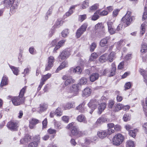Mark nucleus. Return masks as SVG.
<instances>
[{"label": "nucleus", "mask_w": 147, "mask_h": 147, "mask_svg": "<svg viewBox=\"0 0 147 147\" xmlns=\"http://www.w3.org/2000/svg\"><path fill=\"white\" fill-rule=\"evenodd\" d=\"M26 87H24L20 91L18 96L13 97L11 98L13 104L15 106H18L23 104L25 101V97H24Z\"/></svg>", "instance_id": "obj_1"}, {"label": "nucleus", "mask_w": 147, "mask_h": 147, "mask_svg": "<svg viewBox=\"0 0 147 147\" xmlns=\"http://www.w3.org/2000/svg\"><path fill=\"white\" fill-rule=\"evenodd\" d=\"M131 13L130 11H127V13L122 18V22L125 23L127 26L129 25L134 18L133 17H130Z\"/></svg>", "instance_id": "obj_2"}, {"label": "nucleus", "mask_w": 147, "mask_h": 147, "mask_svg": "<svg viewBox=\"0 0 147 147\" xmlns=\"http://www.w3.org/2000/svg\"><path fill=\"white\" fill-rule=\"evenodd\" d=\"M67 129H71V134L73 135L76 136L79 134L80 132L76 126H75L74 123H71L69 124L66 127Z\"/></svg>", "instance_id": "obj_3"}, {"label": "nucleus", "mask_w": 147, "mask_h": 147, "mask_svg": "<svg viewBox=\"0 0 147 147\" xmlns=\"http://www.w3.org/2000/svg\"><path fill=\"white\" fill-rule=\"evenodd\" d=\"M124 138L123 135L118 134L113 138V143L116 145H120L124 140Z\"/></svg>", "instance_id": "obj_4"}, {"label": "nucleus", "mask_w": 147, "mask_h": 147, "mask_svg": "<svg viewBox=\"0 0 147 147\" xmlns=\"http://www.w3.org/2000/svg\"><path fill=\"white\" fill-rule=\"evenodd\" d=\"M99 103V100L92 99L90 101L88 104V106L91 110V111L90 112V113H92L93 111L97 107Z\"/></svg>", "instance_id": "obj_5"}, {"label": "nucleus", "mask_w": 147, "mask_h": 147, "mask_svg": "<svg viewBox=\"0 0 147 147\" xmlns=\"http://www.w3.org/2000/svg\"><path fill=\"white\" fill-rule=\"evenodd\" d=\"M87 26L88 25L87 24H84L77 30L76 34V36L77 38H80L86 31Z\"/></svg>", "instance_id": "obj_6"}, {"label": "nucleus", "mask_w": 147, "mask_h": 147, "mask_svg": "<svg viewBox=\"0 0 147 147\" xmlns=\"http://www.w3.org/2000/svg\"><path fill=\"white\" fill-rule=\"evenodd\" d=\"M79 84H73L70 88V92L73 94V96H76L78 94V91L79 89Z\"/></svg>", "instance_id": "obj_7"}, {"label": "nucleus", "mask_w": 147, "mask_h": 147, "mask_svg": "<svg viewBox=\"0 0 147 147\" xmlns=\"http://www.w3.org/2000/svg\"><path fill=\"white\" fill-rule=\"evenodd\" d=\"M18 123L14 121H11L9 122L7 126L9 129L12 131H16L17 130Z\"/></svg>", "instance_id": "obj_8"}, {"label": "nucleus", "mask_w": 147, "mask_h": 147, "mask_svg": "<svg viewBox=\"0 0 147 147\" xmlns=\"http://www.w3.org/2000/svg\"><path fill=\"white\" fill-rule=\"evenodd\" d=\"M54 59L52 56H50L48 59V63L46 66L45 70H49L53 65Z\"/></svg>", "instance_id": "obj_9"}, {"label": "nucleus", "mask_w": 147, "mask_h": 147, "mask_svg": "<svg viewBox=\"0 0 147 147\" xmlns=\"http://www.w3.org/2000/svg\"><path fill=\"white\" fill-rule=\"evenodd\" d=\"M70 55V54L69 51L65 50L60 53L59 58L61 60H64L67 58Z\"/></svg>", "instance_id": "obj_10"}, {"label": "nucleus", "mask_w": 147, "mask_h": 147, "mask_svg": "<svg viewBox=\"0 0 147 147\" xmlns=\"http://www.w3.org/2000/svg\"><path fill=\"white\" fill-rule=\"evenodd\" d=\"M62 78L63 80H66L65 82V86H67L74 82V80L71 78L68 77L65 75L63 76Z\"/></svg>", "instance_id": "obj_11"}, {"label": "nucleus", "mask_w": 147, "mask_h": 147, "mask_svg": "<svg viewBox=\"0 0 147 147\" xmlns=\"http://www.w3.org/2000/svg\"><path fill=\"white\" fill-rule=\"evenodd\" d=\"M68 62L67 61H64L60 64V65L56 70L55 72L57 73L59 71L62 69L64 68L68 67Z\"/></svg>", "instance_id": "obj_12"}, {"label": "nucleus", "mask_w": 147, "mask_h": 147, "mask_svg": "<svg viewBox=\"0 0 147 147\" xmlns=\"http://www.w3.org/2000/svg\"><path fill=\"white\" fill-rule=\"evenodd\" d=\"M69 70L71 73H75L80 74L82 72V69L80 66H78L75 68L71 67L70 69Z\"/></svg>", "instance_id": "obj_13"}, {"label": "nucleus", "mask_w": 147, "mask_h": 147, "mask_svg": "<svg viewBox=\"0 0 147 147\" xmlns=\"http://www.w3.org/2000/svg\"><path fill=\"white\" fill-rule=\"evenodd\" d=\"M38 119L34 118L32 119L29 121V126L30 128H34V125L38 123Z\"/></svg>", "instance_id": "obj_14"}, {"label": "nucleus", "mask_w": 147, "mask_h": 147, "mask_svg": "<svg viewBox=\"0 0 147 147\" xmlns=\"http://www.w3.org/2000/svg\"><path fill=\"white\" fill-rule=\"evenodd\" d=\"M140 72L143 77L144 82L147 84V71L143 69H141Z\"/></svg>", "instance_id": "obj_15"}, {"label": "nucleus", "mask_w": 147, "mask_h": 147, "mask_svg": "<svg viewBox=\"0 0 147 147\" xmlns=\"http://www.w3.org/2000/svg\"><path fill=\"white\" fill-rule=\"evenodd\" d=\"M77 120L79 122H82L85 123L87 122L86 118L83 115H78L76 118Z\"/></svg>", "instance_id": "obj_16"}, {"label": "nucleus", "mask_w": 147, "mask_h": 147, "mask_svg": "<svg viewBox=\"0 0 147 147\" xmlns=\"http://www.w3.org/2000/svg\"><path fill=\"white\" fill-rule=\"evenodd\" d=\"M106 107V105L105 102L101 103L98 107V113L99 114H100L105 109Z\"/></svg>", "instance_id": "obj_17"}, {"label": "nucleus", "mask_w": 147, "mask_h": 147, "mask_svg": "<svg viewBox=\"0 0 147 147\" xmlns=\"http://www.w3.org/2000/svg\"><path fill=\"white\" fill-rule=\"evenodd\" d=\"M99 77V74L97 73H94L90 75V80L92 82H93L97 80Z\"/></svg>", "instance_id": "obj_18"}, {"label": "nucleus", "mask_w": 147, "mask_h": 147, "mask_svg": "<svg viewBox=\"0 0 147 147\" xmlns=\"http://www.w3.org/2000/svg\"><path fill=\"white\" fill-rule=\"evenodd\" d=\"M7 77L5 76L3 77L0 85V87H1L2 88L3 86L7 84Z\"/></svg>", "instance_id": "obj_19"}, {"label": "nucleus", "mask_w": 147, "mask_h": 147, "mask_svg": "<svg viewBox=\"0 0 147 147\" xmlns=\"http://www.w3.org/2000/svg\"><path fill=\"white\" fill-rule=\"evenodd\" d=\"M90 90V88L89 87L85 88L83 91V96L86 97L89 96L91 93Z\"/></svg>", "instance_id": "obj_20"}, {"label": "nucleus", "mask_w": 147, "mask_h": 147, "mask_svg": "<svg viewBox=\"0 0 147 147\" xmlns=\"http://www.w3.org/2000/svg\"><path fill=\"white\" fill-rule=\"evenodd\" d=\"M107 56V55L106 53H105L100 56L99 59V61L101 63L105 62L107 60H108Z\"/></svg>", "instance_id": "obj_21"}, {"label": "nucleus", "mask_w": 147, "mask_h": 147, "mask_svg": "<svg viewBox=\"0 0 147 147\" xmlns=\"http://www.w3.org/2000/svg\"><path fill=\"white\" fill-rule=\"evenodd\" d=\"M31 138V137L30 135L27 134L24 137V139L20 140V142L21 143L23 144L24 142H23V141H24L25 142L27 143L30 140Z\"/></svg>", "instance_id": "obj_22"}, {"label": "nucleus", "mask_w": 147, "mask_h": 147, "mask_svg": "<svg viewBox=\"0 0 147 147\" xmlns=\"http://www.w3.org/2000/svg\"><path fill=\"white\" fill-rule=\"evenodd\" d=\"M75 107L74 102H71L67 103L64 107V109L65 110L69 109L74 108Z\"/></svg>", "instance_id": "obj_23"}, {"label": "nucleus", "mask_w": 147, "mask_h": 147, "mask_svg": "<svg viewBox=\"0 0 147 147\" xmlns=\"http://www.w3.org/2000/svg\"><path fill=\"white\" fill-rule=\"evenodd\" d=\"M109 37H106L102 39L100 42V45L101 47H104L107 43L108 40L109 39Z\"/></svg>", "instance_id": "obj_24"}, {"label": "nucleus", "mask_w": 147, "mask_h": 147, "mask_svg": "<svg viewBox=\"0 0 147 147\" xmlns=\"http://www.w3.org/2000/svg\"><path fill=\"white\" fill-rule=\"evenodd\" d=\"M107 119L106 118L104 117H101L99 118L97 120L96 123L97 124H100L106 121Z\"/></svg>", "instance_id": "obj_25"}, {"label": "nucleus", "mask_w": 147, "mask_h": 147, "mask_svg": "<svg viewBox=\"0 0 147 147\" xmlns=\"http://www.w3.org/2000/svg\"><path fill=\"white\" fill-rule=\"evenodd\" d=\"M48 107V105L46 103H43L40 105L39 111L42 112L46 111Z\"/></svg>", "instance_id": "obj_26"}, {"label": "nucleus", "mask_w": 147, "mask_h": 147, "mask_svg": "<svg viewBox=\"0 0 147 147\" xmlns=\"http://www.w3.org/2000/svg\"><path fill=\"white\" fill-rule=\"evenodd\" d=\"M107 134L105 131H99L97 133V135L98 137L102 139L106 137Z\"/></svg>", "instance_id": "obj_27"}, {"label": "nucleus", "mask_w": 147, "mask_h": 147, "mask_svg": "<svg viewBox=\"0 0 147 147\" xmlns=\"http://www.w3.org/2000/svg\"><path fill=\"white\" fill-rule=\"evenodd\" d=\"M14 0H5L4 1L5 5L7 7H10L13 3Z\"/></svg>", "instance_id": "obj_28"}, {"label": "nucleus", "mask_w": 147, "mask_h": 147, "mask_svg": "<svg viewBox=\"0 0 147 147\" xmlns=\"http://www.w3.org/2000/svg\"><path fill=\"white\" fill-rule=\"evenodd\" d=\"M78 5H74L71 7L69 9V11L66 13V15L67 16H69L71 15L73 12V9H74Z\"/></svg>", "instance_id": "obj_29"}, {"label": "nucleus", "mask_w": 147, "mask_h": 147, "mask_svg": "<svg viewBox=\"0 0 147 147\" xmlns=\"http://www.w3.org/2000/svg\"><path fill=\"white\" fill-rule=\"evenodd\" d=\"M115 54L114 52H111L107 57L108 60L110 62H112L115 58Z\"/></svg>", "instance_id": "obj_30"}, {"label": "nucleus", "mask_w": 147, "mask_h": 147, "mask_svg": "<svg viewBox=\"0 0 147 147\" xmlns=\"http://www.w3.org/2000/svg\"><path fill=\"white\" fill-rule=\"evenodd\" d=\"M116 69V67L115 64H113L112 66V68L111 69L109 74V76H114L115 73V70Z\"/></svg>", "instance_id": "obj_31"}, {"label": "nucleus", "mask_w": 147, "mask_h": 147, "mask_svg": "<svg viewBox=\"0 0 147 147\" xmlns=\"http://www.w3.org/2000/svg\"><path fill=\"white\" fill-rule=\"evenodd\" d=\"M84 103H82L77 106L76 108V109L79 111L80 112L82 113L84 111Z\"/></svg>", "instance_id": "obj_32"}, {"label": "nucleus", "mask_w": 147, "mask_h": 147, "mask_svg": "<svg viewBox=\"0 0 147 147\" xmlns=\"http://www.w3.org/2000/svg\"><path fill=\"white\" fill-rule=\"evenodd\" d=\"M51 76V74L50 73H48L46 75H43L42 76V78L41 80L42 82H44L46 81L48 79L50 78Z\"/></svg>", "instance_id": "obj_33"}, {"label": "nucleus", "mask_w": 147, "mask_h": 147, "mask_svg": "<svg viewBox=\"0 0 147 147\" xmlns=\"http://www.w3.org/2000/svg\"><path fill=\"white\" fill-rule=\"evenodd\" d=\"M123 105L122 104L119 103L117 104L115 108L114 111L115 112H117L120 110L123 109Z\"/></svg>", "instance_id": "obj_34"}, {"label": "nucleus", "mask_w": 147, "mask_h": 147, "mask_svg": "<svg viewBox=\"0 0 147 147\" xmlns=\"http://www.w3.org/2000/svg\"><path fill=\"white\" fill-rule=\"evenodd\" d=\"M138 129H134L133 130H130L129 131V135L133 138L135 137L136 135V133L138 132Z\"/></svg>", "instance_id": "obj_35"}, {"label": "nucleus", "mask_w": 147, "mask_h": 147, "mask_svg": "<svg viewBox=\"0 0 147 147\" xmlns=\"http://www.w3.org/2000/svg\"><path fill=\"white\" fill-rule=\"evenodd\" d=\"M147 51V44L144 43H143L141 45V49L140 51L141 52L143 53H146Z\"/></svg>", "instance_id": "obj_36"}, {"label": "nucleus", "mask_w": 147, "mask_h": 147, "mask_svg": "<svg viewBox=\"0 0 147 147\" xmlns=\"http://www.w3.org/2000/svg\"><path fill=\"white\" fill-rule=\"evenodd\" d=\"M99 14V11H96L91 18V20H96L98 19L99 17L98 15Z\"/></svg>", "instance_id": "obj_37"}, {"label": "nucleus", "mask_w": 147, "mask_h": 147, "mask_svg": "<svg viewBox=\"0 0 147 147\" xmlns=\"http://www.w3.org/2000/svg\"><path fill=\"white\" fill-rule=\"evenodd\" d=\"M9 67L12 71L13 74L15 75H18V73L19 72V70L17 68L11 65H9Z\"/></svg>", "instance_id": "obj_38"}, {"label": "nucleus", "mask_w": 147, "mask_h": 147, "mask_svg": "<svg viewBox=\"0 0 147 147\" xmlns=\"http://www.w3.org/2000/svg\"><path fill=\"white\" fill-rule=\"evenodd\" d=\"M123 118L125 121H129L131 119V115L128 114H125L123 116Z\"/></svg>", "instance_id": "obj_39"}, {"label": "nucleus", "mask_w": 147, "mask_h": 147, "mask_svg": "<svg viewBox=\"0 0 147 147\" xmlns=\"http://www.w3.org/2000/svg\"><path fill=\"white\" fill-rule=\"evenodd\" d=\"M127 147H134V142L131 140H128L127 142Z\"/></svg>", "instance_id": "obj_40"}, {"label": "nucleus", "mask_w": 147, "mask_h": 147, "mask_svg": "<svg viewBox=\"0 0 147 147\" xmlns=\"http://www.w3.org/2000/svg\"><path fill=\"white\" fill-rule=\"evenodd\" d=\"M87 82V79L85 78H82L80 80V85H84Z\"/></svg>", "instance_id": "obj_41"}, {"label": "nucleus", "mask_w": 147, "mask_h": 147, "mask_svg": "<svg viewBox=\"0 0 147 147\" xmlns=\"http://www.w3.org/2000/svg\"><path fill=\"white\" fill-rule=\"evenodd\" d=\"M98 6V4H96L90 7V12H92L93 11H95L97 9Z\"/></svg>", "instance_id": "obj_42"}, {"label": "nucleus", "mask_w": 147, "mask_h": 147, "mask_svg": "<svg viewBox=\"0 0 147 147\" xmlns=\"http://www.w3.org/2000/svg\"><path fill=\"white\" fill-rule=\"evenodd\" d=\"M63 24V22L61 21H57L56 22L54 26V28H57L59 27Z\"/></svg>", "instance_id": "obj_43"}, {"label": "nucleus", "mask_w": 147, "mask_h": 147, "mask_svg": "<svg viewBox=\"0 0 147 147\" xmlns=\"http://www.w3.org/2000/svg\"><path fill=\"white\" fill-rule=\"evenodd\" d=\"M96 44L93 42L90 45V51L92 52L94 51L96 47Z\"/></svg>", "instance_id": "obj_44"}, {"label": "nucleus", "mask_w": 147, "mask_h": 147, "mask_svg": "<svg viewBox=\"0 0 147 147\" xmlns=\"http://www.w3.org/2000/svg\"><path fill=\"white\" fill-rule=\"evenodd\" d=\"M97 57V54L96 53H93L91 54L89 59V60L91 61H93L96 59Z\"/></svg>", "instance_id": "obj_45"}, {"label": "nucleus", "mask_w": 147, "mask_h": 147, "mask_svg": "<svg viewBox=\"0 0 147 147\" xmlns=\"http://www.w3.org/2000/svg\"><path fill=\"white\" fill-rule=\"evenodd\" d=\"M89 6L88 3L87 1H85L83 2L81 7L82 9H85L87 7Z\"/></svg>", "instance_id": "obj_46"}, {"label": "nucleus", "mask_w": 147, "mask_h": 147, "mask_svg": "<svg viewBox=\"0 0 147 147\" xmlns=\"http://www.w3.org/2000/svg\"><path fill=\"white\" fill-rule=\"evenodd\" d=\"M55 113L57 116H60L62 115V111H61V109L59 108H58L56 109Z\"/></svg>", "instance_id": "obj_47"}, {"label": "nucleus", "mask_w": 147, "mask_h": 147, "mask_svg": "<svg viewBox=\"0 0 147 147\" xmlns=\"http://www.w3.org/2000/svg\"><path fill=\"white\" fill-rule=\"evenodd\" d=\"M38 143L36 141L30 143L28 145V147H37L38 146Z\"/></svg>", "instance_id": "obj_48"}, {"label": "nucleus", "mask_w": 147, "mask_h": 147, "mask_svg": "<svg viewBox=\"0 0 147 147\" xmlns=\"http://www.w3.org/2000/svg\"><path fill=\"white\" fill-rule=\"evenodd\" d=\"M68 33V30L67 29H65L61 32L62 36L63 37H65L67 36Z\"/></svg>", "instance_id": "obj_49"}, {"label": "nucleus", "mask_w": 147, "mask_h": 147, "mask_svg": "<svg viewBox=\"0 0 147 147\" xmlns=\"http://www.w3.org/2000/svg\"><path fill=\"white\" fill-rule=\"evenodd\" d=\"M147 17V8L145 7L144 12L142 16V20H144Z\"/></svg>", "instance_id": "obj_50"}, {"label": "nucleus", "mask_w": 147, "mask_h": 147, "mask_svg": "<svg viewBox=\"0 0 147 147\" xmlns=\"http://www.w3.org/2000/svg\"><path fill=\"white\" fill-rule=\"evenodd\" d=\"M79 20L81 22H82L84 20H85L86 18V15H80L79 16Z\"/></svg>", "instance_id": "obj_51"}, {"label": "nucleus", "mask_w": 147, "mask_h": 147, "mask_svg": "<svg viewBox=\"0 0 147 147\" xmlns=\"http://www.w3.org/2000/svg\"><path fill=\"white\" fill-rule=\"evenodd\" d=\"M114 27H111L110 28L108 29V31L110 34H114L116 32V30L114 28Z\"/></svg>", "instance_id": "obj_52"}, {"label": "nucleus", "mask_w": 147, "mask_h": 147, "mask_svg": "<svg viewBox=\"0 0 147 147\" xmlns=\"http://www.w3.org/2000/svg\"><path fill=\"white\" fill-rule=\"evenodd\" d=\"M107 24L108 26V29L110 28L111 27H114L113 23L110 21H108L107 22Z\"/></svg>", "instance_id": "obj_53"}, {"label": "nucleus", "mask_w": 147, "mask_h": 147, "mask_svg": "<svg viewBox=\"0 0 147 147\" xmlns=\"http://www.w3.org/2000/svg\"><path fill=\"white\" fill-rule=\"evenodd\" d=\"M40 139V136L39 135H36L34 137V141L38 142H39Z\"/></svg>", "instance_id": "obj_54"}, {"label": "nucleus", "mask_w": 147, "mask_h": 147, "mask_svg": "<svg viewBox=\"0 0 147 147\" xmlns=\"http://www.w3.org/2000/svg\"><path fill=\"white\" fill-rule=\"evenodd\" d=\"M29 51L30 53L32 54H34L35 53V50L33 47H31L29 49Z\"/></svg>", "instance_id": "obj_55"}, {"label": "nucleus", "mask_w": 147, "mask_h": 147, "mask_svg": "<svg viewBox=\"0 0 147 147\" xmlns=\"http://www.w3.org/2000/svg\"><path fill=\"white\" fill-rule=\"evenodd\" d=\"M125 90H126L130 88L131 87V83L128 82L126 83L125 85Z\"/></svg>", "instance_id": "obj_56"}, {"label": "nucleus", "mask_w": 147, "mask_h": 147, "mask_svg": "<svg viewBox=\"0 0 147 147\" xmlns=\"http://www.w3.org/2000/svg\"><path fill=\"white\" fill-rule=\"evenodd\" d=\"M47 119H45L44 121H42V123L43 125V127L45 128L46 127L47 124Z\"/></svg>", "instance_id": "obj_57"}, {"label": "nucleus", "mask_w": 147, "mask_h": 147, "mask_svg": "<svg viewBox=\"0 0 147 147\" xmlns=\"http://www.w3.org/2000/svg\"><path fill=\"white\" fill-rule=\"evenodd\" d=\"M69 117L68 116H65L62 117V120L63 121L66 122L67 123L68 122Z\"/></svg>", "instance_id": "obj_58"}, {"label": "nucleus", "mask_w": 147, "mask_h": 147, "mask_svg": "<svg viewBox=\"0 0 147 147\" xmlns=\"http://www.w3.org/2000/svg\"><path fill=\"white\" fill-rule=\"evenodd\" d=\"M123 27V25L122 24H120L118 25L117 26V29L116 30V31H118L120 30H122Z\"/></svg>", "instance_id": "obj_59"}, {"label": "nucleus", "mask_w": 147, "mask_h": 147, "mask_svg": "<svg viewBox=\"0 0 147 147\" xmlns=\"http://www.w3.org/2000/svg\"><path fill=\"white\" fill-rule=\"evenodd\" d=\"M108 13V12L107 11L104 10L100 12L99 11V15L102 16H104L107 15Z\"/></svg>", "instance_id": "obj_60"}, {"label": "nucleus", "mask_w": 147, "mask_h": 147, "mask_svg": "<svg viewBox=\"0 0 147 147\" xmlns=\"http://www.w3.org/2000/svg\"><path fill=\"white\" fill-rule=\"evenodd\" d=\"M55 127L57 128L60 129L61 128V124L59 123L56 122L55 123Z\"/></svg>", "instance_id": "obj_61"}, {"label": "nucleus", "mask_w": 147, "mask_h": 147, "mask_svg": "<svg viewBox=\"0 0 147 147\" xmlns=\"http://www.w3.org/2000/svg\"><path fill=\"white\" fill-rule=\"evenodd\" d=\"M114 104L113 101L111 100L110 101L108 105V107L110 108H112Z\"/></svg>", "instance_id": "obj_62"}, {"label": "nucleus", "mask_w": 147, "mask_h": 147, "mask_svg": "<svg viewBox=\"0 0 147 147\" xmlns=\"http://www.w3.org/2000/svg\"><path fill=\"white\" fill-rule=\"evenodd\" d=\"M114 130L113 129H112L110 128H108L107 131V133L108 134L110 135L112 133H114Z\"/></svg>", "instance_id": "obj_63"}, {"label": "nucleus", "mask_w": 147, "mask_h": 147, "mask_svg": "<svg viewBox=\"0 0 147 147\" xmlns=\"http://www.w3.org/2000/svg\"><path fill=\"white\" fill-rule=\"evenodd\" d=\"M143 127L144 128L145 132L147 134V122L144 123L143 125Z\"/></svg>", "instance_id": "obj_64"}]
</instances>
